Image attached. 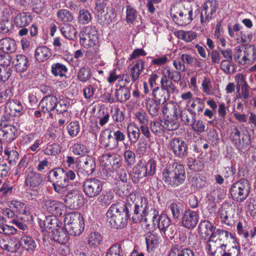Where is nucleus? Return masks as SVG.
<instances>
[{"label":"nucleus","mask_w":256,"mask_h":256,"mask_svg":"<svg viewBox=\"0 0 256 256\" xmlns=\"http://www.w3.org/2000/svg\"><path fill=\"white\" fill-rule=\"evenodd\" d=\"M170 13L172 20L180 26L190 24L197 16L196 8L190 2L173 4Z\"/></svg>","instance_id":"obj_1"},{"label":"nucleus","mask_w":256,"mask_h":256,"mask_svg":"<svg viewBox=\"0 0 256 256\" xmlns=\"http://www.w3.org/2000/svg\"><path fill=\"white\" fill-rule=\"evenodd\" d=\"M162 178L172 188L179 186L184 182L186 179L184 166L175 162L168 164L162 172Z\"/></svg>","instance_id":"obj_2"},{"label":"nucleus","mask_w":256,"mask_h":256,"mask_svg":"<svg viewBox=\"0 0 256 256\" xmlns=\"http://www.w3.org/2000/svg\"><path fill=\"white\" fill-rule=\"evenodd\" d=\"M106 216L110 226L116 229L123 228L128 220L120 202H116L110 206L106 212Z\"/></svg>","instance_id":"obj_3"},{"label":"nucleus","mask_w":256,"mask_h":256,"mask_svg":"<svg viewBox=\"0 0 256 256\" xmlns=\"http://www.w3.org/2000/svg\"><path fill=\"white\" fill-rule=\"evenodd\" d=\"M64 168H58L51 170L48 174V180L52 183L55 192L61 196L66 195L65 202L70 198L68 194V184H66Z\"/></svg>","instance_id":"obj_4"},{"label":"nucleus","mask_w":256,"mask_h":256,"mask_svg":"<svg viewBox=\"0 0 256 256\" xmlns=\"http://www.w3.org/2000/svg\"><path fill=\"white\" fill-rule=\"evenodd\" d=\"M64 222L67 232L72 236H80L84 230L85 226L84 218L78 212L66 214Z\"/></svg>","instance_id":"obj_5"},{"label":"nucleus","mask_w":256,"mask_h":256,"mask_svg":"<svg viewBox=\"0 0 256 256\" xmlns=\"http://www.w3.org/2000/svg\"><path fill=\"white\" fill-rule=\"evenodd\" d=\"M206 250L210 256H240V249L236 246L226 248V244L218 241L210 240L206 245Z\"/></svg>","instance_id":"obj_6"},{"label":"nucleus","mask_w":256,"mask_h":256,"mask_svg":"<svg viewBox=\"0 0 256 256\" xmlns=\"http://www.w3.org/2000/svg\"><path fill=\"white\" fill-rule=\"evenodd\" d=\"M98 31L94 26H88L84 28L80 32V43L86 48H94V52L98 49Z\"/></svg>","instance_id":"obj_7"},{"label":"nucleus","mask_w":256,"mask_h":256,"mask_svg":"<svg viewBox=\"0 0 256 256\" xmlns=\"http://www.w3.org/2000/svg\"><path fill=\"white\" fill-rule=\"evenodd\" d=\"M250 188V185L248 180L242 178L232 184L230 193L234 200L242 202L248 196Z\"/></svg>","instance_id":"obj_8"},{"label":"nucleus","mask_w":256,"mask_h":256,"mask_svg":"<svg viewBox=\"0 0 256 256\" xmlns=\"http://www.w3.org/2000/svg\"><path fill=\"white\" fill-rule=\"evenodd\" d=\"M144 200H146V198L142 197L140 199H138L136 202H120L128 218L132 216V221L134 223L138 222V216L144 204Z\"/></svg>","instance_id":"obj_9"},{"label":"nucleus","mask_w":256,"mask_h":256,"mask_svg":"<svg viewBox=\"0 0 256 256\" xmlns=\"http://www.w3.org/2000/svg\"><path fill=\"white\" fill-rule=\"evenodd\" d=\"M218 6V2L216 0H207L202 4L200 14V22L202 26H208L216 14Z\"/></svg>","instance_id":"obj_10"},{"label":"nucleus","mask_w":256,"mask_h":256,"mask_svg":"<svg viewBox=\"0 0 256 256\" xmlns=\"http://www.w3.org/2000/svg\"><path fill=\"white\" fill-rule=\"evenodd\" d=\"M232 138L234 145L239 151L244 150L250 144V136L248 130L240 131L236 127L232 132Z\"/></svg>","instance_id":"obj_11"},{"label":"nucleus","mask_w":256,"mask_h":256,"mask_svg":"<svg viewBox=\"0 0 256 256\" xmlns=\"http://www.w3.org/2000/svg\"><path fill=\"white\" fill-rule=\"evenodd\" d=\"M102 182L96 178H87L82 184L83 192L86 196L94 198L98 196L102 190Z\"/></svg>","instance_id":"obj_12"},{"label":"nucleus","mask_w":256,"mask_h":256,"mask_svg":"<svg viewBox=\"0 0 256 256\" xmlns=\"http://www.w3.org/2000/svg\"><path fill=\"white\" fill-rule=\"evenodd\" d=\"M168 148L175 157L179 158H183L188 154V144L180 138H172L168 143Z\"/></svg>","instance_id":"obj_13"},{"label":"nucleus","mask_w":256,"mask_h":256,"mask_svg":"<svg viewBox=\"0 0 256 256\" xmlns=\"http://www.w3.org/2000/svg\"><path fill=\"white\" fill-rule=\"evenodd\" d=\"M10 208L14 212L16 218L20 219L24 222H30L32 220V218L29 207L24 203L18 200H12L10 204Z\"/></svg>","instance_id":"obj_14"},{"label":"nucleus","mask_w":256,"mask_h":256,"mask_svg":"<svg viewBox=\"0 0 256 256\" xmlns=\"http://www.w3.org/2000/svg\"><path fill=\"white\" fill-rule=\"evenodd\" d=\"M76 163L78 173L90 176L96 170V162L94 159L89 156H80Z\"/></svg>","instance_id":"obj_15"},{"label":"nucleus","mask_w":256,"mask_h":256,"mask_svg":"<svg viewBox=\"0 0 256 256\" xmlns=\"http://www.w3.org/2000/svg\"><path fill=\"white\" fill-rule=\"evenodd\" d=\"M199 221V212L186 209L181 217L180 226L188 230H192Z\"/></svg>","instance_id":"obj_16"},{"label":"nucleus","mask_w":256,"mask_h":256,"mask_svg":"<svg viewBox=\"0 0 256 256\" xmlns=\"http://www.w3.org/2000/svg\"><path fill=\"white\" fill-rule=\"evenodd\" d=\"M142 209L138 216V222L144 221L148 227L150 224L148 223L151 221L154 226V222H156L157 217L158 216V211L155 208L150 207L146 198L144 200V204Z\"/></svg>","instance_id":"obj_17"},{"label":"nucleus","mask_w":256,"mask_h":256,"mask_svg":"<svg viewBox=\"0 0 256 256\" xmlns=\"http://www.w3.org/2000/svg\"><path fill=\"white\" fill-rule=\"evenodd\" d=\"M43 182V176L31 168H28L24 172V184L30 190L39 187Z\"/></svg>","instance_id":"obj_18"},{"label":"nucleus","mask_w":256,"mask_h":256,"mask_svg":"<svg viewBox=\"0 0 256 256\" xmlns=\"http://www.w3.org/2000/svg\"><path fill=\"white\" fill-rule=\"evenodd\" d=\"M236 88L238 93L237 98H240L243 102H246L250 98V86L248 84L244 76L238 74L236 76Z\"/></svg>","instance_id":"obj_19"},{"label":"nucleus","mask_w":256,"mask_h":256,"mask_svg":"<svg viewBox=\"0 0 256 256\" xmlns=\"http://www.w3.org/2000/svg\"><path fill=\"white\" fill-rule=\"evenodd\" d=\"M18 128L10 124H4L0 128V140L2 143L10 144L18 137Z\"/></svg>","instance_id":"obj_20"},{"label":"nucleus","mask_w":256,"mask_h":256,"mask_svg":"<svg viewBox=\"0 0 256 256\" xmlns=\"http://www.w3.org/2000/svg\"><path fill=\"white\" fill-rule=\"evenodd\" d=\"M218 213L222 224L230 227L234 225L236 218L234 216L235 210L231 205L222 206Z\"/></svg>","instance_id":"obj_21"},{"label":"nucleus","mask_w":256,"mask_h":256,"mask_svg":"<svg viewBox=\"0 0 256 256\" xmlns=\"http://www.w3.org/2000/svg\"><path fill=\"white\" fill-rule=\"evenodd\" d=\"M100 142L102 146L107 150H112L118 147L112 134V130L106 128L102 130L100 136Z\"/></svg>","instance_id":"obj_22"},{"label":"nucleus","mask_w":256,"mask_h":256,"mask_svg":"<svg viewBox=\"0 0 256 256\" xmlns=\"http://www.w3.org/2000/svg\"><path fill=\"white\" fill-rule=\"evenodd\" d=\"M58 98L52 94L44 96L40 100L38 106L44 113H49L56 110L58 105Z\"/></svg>","instance_id":"obj_23"},{"label":"nucleus","mask_w":256,"mask_h":256,"mask_svg":"<svg viewBox=\"0 0 256 256\" xmlns=\"http://www.w3.org/2000/svg\"><path fill=\"white\" fill-rule=\"evenodd\" d=\"M12 64L15 70L20 74L26 72L30 65L28 57L22 54L16 55Z\"/></svg>","instance_id":"obj_24"},{"label":"nucleus","mask_w":256,"mask_h":256,"mask_svg":"<svg viewBox=\"0 0 256 256\" xmlns=\"http://www.w3.org/2000/svg\"><path fill=\"white\" fill-rule=\"evenodd\" d=\"M44 206L49 213L55 215L56 216H60L63 214V204L58 200H46L44 202Z\"/></svg>","instance_id":"obj_25"},{"label":"nucleus","mask_w":256,"mask_h":256,"mask_svg":"<svg viewBox=\"0 0 256 256\" xmlns=\"http://www.w3.org/2000/svg\"><path fill=\"white\" fill-rule=\"evenodd\" d=\"M60 224L62 225V224L56 217H48L44 221L40 222L42 231L52 233V230H58V227H61Z\"/></svg>","instance_id":"obj_26"},{"label":"nucleus","mask_w":256,"mask_h":256,"mask_svg":"<svg viewBox=\"0 0 256 256\" xmlns=\"http://www.w3.org/2000/svg\"><path fill=\"white\" fill-rule=\"evenodd\" d=\"M20 247L28 252H34L37 248V244L34 238L28 235H23L19 240Z\"/></svg>","instance_id":"obj_27"},{"label":"nucleus","mask_w":256,"mask_h":256,"mask_svg":"<svg viewBox=\"0 0 256 256\" xmlns=\"http://www.w3.org/2000/svg\"><path fill=\"white\" fill-rule=\"evenodd\" d=\"M56 16L58 20L63 25L75 21L74 14L67 9L62 8L58 10Z\"/></svg>","instance_id":"obj_28"},{"label":"nucleus","mask_w":256,"mask_h":256,"mask_svg":"<svg viewBox=\"0 0 256 256\" xmlns=\"http://www.w3.org/2000/svg\"><path fill=\"white\" fill-rule=\"evenodd\" d=\"M52 56V50L46 46H38L35 50L34 57L36 60L42 62L48 60Z\"/></svg>","instance_id":"obj_29"},{"label":"nucleus","mask_w":256,"mask_h":256,"mask_svg":"<svg viewBox=\"0 0 256 256\" xmlns=\"http://www.w3.org/2000/svg\"><path fill=\"white\" fill-rule=\"evenodd\" d=\"M114 96L116 102L124 103L130 97V90L128 87L120 84V86H119V88L115 90Z\"/></svg>","instance_id":"obj_30"},{"label":"nucleus","mask_w":256,"mask_h":256,"mask_svg":"<svg viewBox=\"0 0 256 256\" xmlns=\"http://www.w3.org/2000/svg\"><path fill=\"white\" fill-rule=\"evenodd\" d=\"M11 112L15 116H22L25 112V108L22 102L17 99L9 100L6 102Z\"/></svg>","instance_id":"obj_31"},{"label":"nucleus","mask_w":256,"mask_h":256,"mask_svg":"<svg viewBox=\"0 0 256 256\" xmlns=\"http://www.w3.org/2000/svg\"><path fill=\"white\" fill-rule=\"evenodd\" d=\"M32 20V14L30 12L18 13L14 18V23L18 28L28 26Z\"/></svg>","instance_id":"obj_32"},{"label":"nucleus","mask_w":256,"mask_h":256,"mask_svg":"<svg viewBox=\"0 0 256 256\" xmlns=\"http://www.w3.org/2000/svg\"><path fill=\"white\" fill-rule=\"evenodd\" d=\"M144 69V61L142 59H138L130 69V76L132 80L134 82L138 80L140 75Z\"/></svg>","instance_id":"obj_33"},{"label":"nucleus","mask_w":256,"mask_h":256,"mask_svg":"<svg viewBox=\"0 0 256 256\" xmlns=\"http://www.w3.org/2000/svg\"><path fill=\"white\" fill-rule=\"evenodd\" d=\"M153 99L159 103L164 104L169 98L170 95L161 86H157L152 90Z\"/></svg>","instance_id":"obj_34"},{"label":"nucleus","mask_w":256,"mask_h":256,"mask_svg":"<svg viewBox=\"0 0 256 256\" xmlns=\"http://www.w3.org/2000/svg\"><path fill=\"white\" fill-rule=\"evenodd\" d=\"M171 224V220L166 214H161L157 217L154 227L156 226L160 231L166 234V230Z\"/></svg>","instance_id":"obj_35"},{"label":"nucleus","mask_w":256,"mask_h":256,"mask_svg":"<svg viewBox=\"0 0 256 256\" xmlns=\"http://www.w3.org/2000/svg\"><path fill=\"white\" fill-rule=\"evenodd\" d=\"M198 230L202 238L206 240L216 230V226L210 221L204 220L199 224Z\"/></svg>","instance_id":"obj_36"},{"label":"nucleus","mask_w":256,"mask_h":256,"mask_svg":"<svg viewBox=\"0 0 256 256\" xmlns=\"http://www.w3.org/2000/svg\"><path fill=\"white\" fill-rule=\"evenodd\" d=\"M60 30L61 34L70 40H74L76 38L78 31L72 24H66L60 25Z\"/></svg>","instance_id":"obj_37"},{"label":"nucleus","mask_w":256,"mask_h":256,"mask_svg":"<svg viewBox=\"0 0 256 256\" xmlns=\"http://www.w3.org/2000/svg\"><path fill=\"white\" fill-rule=\"evenodd\" d=\"M139 128L135 124H129L126 128V134L128 140L130 145L136 144L140 136Z\"/></svg>","instance_id":"obj_38"},{"label":"nucleus","mask_w":256,"mask_h":256,"mask_svg":"<svg viewBox=\"0 0 256 256\" xmlns=\"http://www.w3.org/2000/svg\"><path fill=\"white\" fill-rule=\"evenodd\" d=\"M68 232L65 231L62 227H58V230H52V236L54 240L57 242L64 244L68 243L70 237Z\"/></svg>","instance_id":"obj_39"},{"label":"nucleus","mask_w":256,"mask_h":256,"mask_svg":"<svg viewBox=\"0 0 256 256\" xmlns=\"http://www.w3.org/2000/svg\"><path fill=\"white\" fill-rule=\"evenodd\" d=\"M144 101L146 108L148 114L152 116H157L159 112L160 106L162 104L148 97H146Z\"/></svg>","instance_id":"obj_40"},{"label":"nucleus","mask_w":256,"mask_h":256,"mask_svg":"<svg viewBox=\"0 0 256 256\" xmlns=\"http://www.w3.org/2000/svg\"><path fill=\"white\" fill-rule=\"evenodd\" d=\"M160 237L158 234L150 232H148L145 235V240L146 248L148 251H153L159 246Z\"/></svg>","instance_id":"obj_41"},{"label":"nucleus","mask_w":256,"mask_h":256,"mask_svg":"<svg viewBox=\"0 0 256 256\" xmlns=\"http://www.w3.org/2000/svg\"><path fill=\"white\" fill-rule=\"evenodd\" d=\"M15 40L10 37L0 40V50L7 52H13L16 49Z\"/></svg>","instance_id":"obj_42"},{"label":"nucleus","mask_w":256,"mask_h":256,"mask_svg":"<svg viewBox=\"0 0 256 256\" xmlns=\"http://www.w3.org/2000/svg\"><path fill=\"white\" fill-rule=\"evenodd\" d=\"M92 76L91 68L88 66H84L78 70L76 78L79 82L85 83L89 82L91 80Z\"/></svg>","instance_id":"obj_43"},{"label":"nucleus","mask_w":256,"mask_h":256,"mask_svg":"<svg viewBox=\"0 0 256 256\" xmlns=\"http://www.w3.org/2000/svg\"><path fill=\"white\" fill-rule=\"evenodd\" d=\"M162 77L176 83L180 82L182 80V74L180 72L169 68H165L163 70Z\"/></svg>","instance_id":"obj_44"},{"label":"nucleus","mask_w":256,"mask_h":256,"mask_svg":"<svg viewBox=\"0 0 256 256\" xmlns=\"http://www.w3.org/2000/svg\"><path fill=\"white\" fill-rule=\"evenodd\" d=\"M174 35L178 39H180L186 42H192L198 37L197 33L192 30H178L175 32Z\"/></svg>","instance_id":"obj_45"},{"label":"nucleus","mask_w":256,"mask_h":256,"mask_svg":"<svg viewBox=\"0 0 256 256\" xmlns=\"http://www.w3.org/2000/svg\"><path fill=\"white\" fill-rule=\"evenodd\" d=\"M168 209L172 213V218L176 221L180 220L184 214L182 206L180 202H172L168 206Z\"/></svg>","instance_id":"obj_46"},{"label":"nucleus","mask_w":256,"mask_h":256,"mask_svg":"<svg viewBox=\"0 0 256 256\" xmlns=\"http://www.w3.org/2000/svg\"><path fill=\"white\" fill-rule=\"evenodd\" d=\"M196 114L193 110H184L181 111L180 114V118L181 121L186 126H190L192 124V122L195 120Z\"/></svg>","instance_id":"obj_47"},{"label":"nucleus","mask_w":256,"mask_h":256,"mask_svg":"<svg viewBox=\"0 0 256 256\" xmlns=\"http://www.w3.org/2000/svg\"><path fill=\"white\" fill-rule=\"evenodd\" d=\"M62 146L58 143L53 142L48 144L43 148V152L44 154L49 156H56L60 154Z\"/></svg>","instance_id":"obj_48"},{"label":"nucleus","mask_w":256,"mask_h":256,"mask_svg":"<svg viewBox=\"0 0 256 256\" xmlns=\"http://www.w3.org/2000/svg\"><path fill=\"white\" fill-rule=\"evenodd\" d=\"M100 14V16L98 19L99 22L103 24H110L116 17L115 10L112 7L107 8L106 13Z\"/></svg>","instance_id":"obj_49"},{"label":"nucleus","mask_w":256,"mask_h":256,"mask_svg":"<svg viewBox=\"0 0 256 256\" xmlns=\"http://www.w3.org/2000/svg\"><path fill=\"white\" fill-rule=\"evenodd\" d=\"M150 127L152 132L156 136H162L165 133L164 124H162V120H161L151 122Z\"/></svg>","instance_id":"obj_50"},{"label":"nucleus","mask_w":256,"mask_h":256,"mask_svg":"<svg viewBox=\"0 0 256 256\" xmlns=\"http://www.w3.org/2000/svg\"><path fill=\"white\" fill-rule=\"evenodd\" d=\"M175 256H194L193 250L183 246L175 244L170 249Z\"/></svg>","instance_id":"obj_51"},{"label":"nucleus","mask_w":256,"mask_h":256,"mask_svg":"<svg viewBox=\"0 0 256 256\" xmlns=\"http://www.w3.org/2000/svg\"><path fill=\"white\" fill-rule=\"evenodd\" d=\"M234 58L242 66L250 65L244 51L242 52L240 46H236L234 49Z\"/></svg>","instance_id":"obj_52"},{"label":"nucleus","mask_w":256,"mask_h":256,"mask_svg":"<svg viewBox=\"0 0 256 256\" xmlns=\"http://www.w3.org/2000/svg\"><path fill=\"white\" fill-rule=\"evenodd\" d=\"M173 82V81L166 79V78L162 77L160 78V86L165 90V91L167 92L170 96L171 94H173L178 92L176 86Z\"/></svg>","instance_id":"obj_53"},{"label":"nucleus","mask_w":256,"mask_h":256,"mask_svg":"<svg viewBox=\"0 0 256 256\" xmlns=\"http://www.w3.org/2000/svg\"><path fill=\"white\" fill-rule=\"evenodd\" d=\"M204 106L205 104L203 100L200 98L196 97L192 98V102L188 109L192 110H193L195 114H196L197 112L199 115L203 111Z\"/></svg>","instance_id":"obj_54"},{"label":"nucleus","mask_w":256,"mask_h":256,"mask_svg":"<svg viewBox=\"0 0 256 256\" xmlns=\"http://www.w3.org/2000/svg\"><path fill=\"white\" fill-rule=\"evenodd\" d=\"M132 170L143 178L146 177L148 172L146 162L144 158L140 159L133 168Z\"/></svg>","instance_id":"obj_55"},{"label":"nucleus","mask_w":256,"mask_h":256,"mask_svg":"<svg viewBox=\"0 0 256 256\" xmlns=\"http://www.w3.org/2000/svg\"><path fill=\"white\" fill-rule=\"evenodd\" d=\"M179 114L176 116H168L164 120V124L166 130L168 131L176 130L180 127V124L178 122V116Z\"/></svg>","instance_id":"obj_56"},{"label":"nucleus","mask_w":256,"mask_h":256,"mask_svg":"<svg viewBox=\"0 0 256 256\" xmlns=\"http://www.w3.org/2000/svg\"><path fill=\"white\" fill-rule=\"evenodd\" d=\"M70 106V102L68 98H60L58 100L56 110L58 114H62V116H64L66 114H70L68 112V110Z\"/></svg>","instance_id":"obj_57"},{"label":"nucleus","mask_w":256,"mask_h":256,"mask_svg":"<svg viewBox=\"0 0 256 256\" xmlns=\"http://www.w3.org/2000/svg\"><path fill=\"white\" fill-rule=\"evenodd\" d=\"M2 246L6 251L13 253L16 252L20 248L19 240L15 238L9 239L6 242L2 244Z\"/></svg>","instance_id":"obj_58"},{"label":"nucleus","mask_w":256,"mask_h":256,"mask_svg":"<svg viewBox=\"0 0 256 256\" xmlns=\"http://www.w3.org/2000/svg\"><path fill=\"white\" fill-rule=\"evenodd\" d=\"M92 20V14L88 10L82 8L80 10L78 16V22L80 24H87Z\"/></svg>","instance_id":"obj_59"},{"label":"nucleus","mask_w":256,"mask_h":256,"mask_svg":"<svg viewBox=\"0 0 256 256\" xmlns=\"http://www.w3.org/2000/svg\"><path fill=\"white\" fill-rule=\"evenodd\" d=\"M217 234H218V240L222 244L230 242V240H234L235 239L233 234L223 228H218Z\"/></svg>","instance_id":"obj_60"},{"label":"nucleus","mask_w":256,"mask_h":256,"mask_svg":"<svg viewBox=\"0 0 256 256\" xmlns=\"http://www.w3.org/2000/svg\"><path fill=\"white\" fill-rule=\"evenodd\" d=\"M51 72L52 74L55 76H66V74L68 72V68L66 66L60 62L55 63L52 66Z\"/></svg>","instance_id":"obj_61"},{"label":"nucleus","mask_w":256,"mask_h":256,"mask_svg":"<svg viewBox=\"0 0 256 256\" xmlns=\"http://www.w3.org/2000/svg\"><path fill=\"white\" fill-rule=\"evenodd\" d=\"M116 194L120 197L128 196L132 189V186L126 182H117Z\"/></svg>","instance_id":"obj_62"},{"label":"nucleus","mask_w":256,"mask_h":256,"mask_svg":"<svg viewBox=\"0 0 256 256\" xmlns=\"http://www.w3.org/2000/svg\"><path fill=\"white\" fill-rule=\"evenodd\" d=\"M73 153L76 156H87L86 154L90 152L88 147L84 144L77 142L72 146Z\"/></svg>","instance_id":"obj_63"},{"label":"nucleus","mask_w":256,"mask_h":256,"mask_svg":"<svg viewBox=\"0 0 256 256\" xmlns=\"http://www.w3.org/2000/svg\"><path fill=\"white\" fill-rule=\"evenodd\" d=\"M187 166L190 170L199 172L203 168L204 162L198 159L190 157L188 159Z\"/></svg>","instance_id":"obj_64"}]
</instances>
